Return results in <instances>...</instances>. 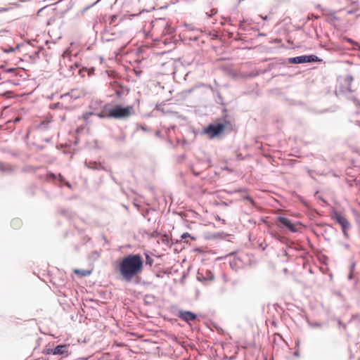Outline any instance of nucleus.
<instances>
[{
	"label": "nucleus",
	"mask_w": 360,
	"mask_h": 360,
	"mask_svg": "<svg viewBox=\"0 0 360 360\" xmlns=\"http://www.w3.org/2000/svg\"><path fill=\"white\" fill-rule=\"evenodd\" d=\"M143 269V259L141 255H128L123 257L118 264V270L122 278L130 282L139 275Z\"/></svg>",
	"instance_id": "nucleus-1"
},
{
	"label": "nucleus",
	"mask_w": 360,
	"mask_h": 360,
	"mask_svg": "<svg viewBox=\"0 0 360 360\" xmlns=\"http://www.w3.org/2000/svg\"><path fill=\"white\" fill-rule=\"evenodd\" d=\"M133 112L134 108L132 105L122 107V105H117L108 109L109 118L125 119L129 117Z\"/></svg>",
	"instance_id": "nucleus-2"
},
{
	"label": "nucleus",
	"mask_w": 360,
	"mask_h": 360,
	"mask_svg": "<svg viewBox=\"0 0 360 360\" xmlns=\"http://www.w3.org/2000/svg\"><path fill=\"white\" fill-rule=\"evenodd\" d=\"M152 32L153 34L165 35L171 34L172 32V28L170 25L164 20L159 19L153 22Z\"/></svg>",
	"instance_id": "nucleus-3"
},
{
	"label": "nucleus",
	"mask_w": 360,
	"mask_h": 360,
	"mask_svg": "<svg viewBox=\"0 0 360 360\" xmlns=\"http://www.w3.org/2000/svg\"><path fill=\"white\" fill-rule=\"evenodd\" d=\"M331 218L341 226L344 235L348 237L347 231L350 229L351 224L345 216L340 212L333 211Z\"/></svg>",
	"instance_id": "nucleus-4"
},
{
	"label": "nucleus",
	"mask_w": 360,
	"mask_h": 360,
	"mask_svg": "<svg viewBox=\"0 0 360 360\" xmlns=\"http://www.w3.org/2000/svg\"><path fill=\"white\" fill-rule=\"evenodd\" d=\"M226 125L223 123H219L217 124H210L204 129L205 134H206L210 139H214V137L220 136L223 134L225 130Z\"/></svg>",
	"instance_id": "nucleus-5"
},
{
	"label": "nucleus",
	"mask_w": 360,
	"mask_h": 360,
	"mask_svg": "<svg viewBox=\"0 0 360 360\" xmlns=\"http://www.w3.org/2000/svg\"><path fill=\"white\" fill-rule=\"evenodd\" d=\"M321 61H322V60L319 58L315 55L300 56L295 58H291L289 59V62L294 64Z\"/></svg>",
	"instance_id": "nucleus-6"
},
{
	"label": "nucleus",
	"mask_w": 360,
	"mask_h": 360,
	"mask_svg": "<svg viewBox=\"0 0 360 360\" xmlns=\"http://www.w3.org/2000/svg\"><path fill=\"white\" fill-rule=\"evenodd\" d=\"M178 316L186 322L194 321L196 319V315L188 311H179Z\"/></svg>",
	"instance_id": "nucleus-7"
},
{
	"label": "nucleus",
	"mask_w": 360,
	"mask_h": 360,
	"mask_svg": "<svg viewBox=\"0 0 360 360\" xmlns=\"http://www.w3.org/2000/svg\"><path fill=\"white\" fill-rule=\"evenodd\" d=\"M68 346L66 345H60L56 346L54 349L48 352V354H53L54 355L58 354H68Z\"/></svg>",
	"instance_id": "nucleus-8"
},
{
	"label": "nucleus",
	"mask_w": 360,
	"mask_h": 360,
	"mask_svg": "<svg viewBox=\"0 0 360 360\" xmlns=\"http://www.w3.org/2000/svg\"><path fill=\"white\" fill-rule=\"evenodd\" d=\"M278 221H279L281 224H282L283 226L289 229L290 231H295V226L292 223L291 220H290L288 218L283 217H279L277 219Z\"/></svg>",
	"instance_id": "nucleus-9"
},
{
	"label": "nucleus",
	"mask_w": 360,
	"mask_h": 360,
	"mask_svg": "<svg viewBox=\"0 0 360 360\" xmlns=\"http://www.w3.org/2000/svg\"><path fill=\"white\" fill-rule=\"evenodd\" d=\"M74 273L81 277L89 276L91 274L90 270L74 269Z\"/></svg>",
	"instance_id": "nucleus-10"
},
{
	"label": "nucleus",
	"mask_w": 360,
	"mask_h": 360,
	"mask_svg": "<svg viewBox=\"0 0 360 360\" xmlns=\"http://www.w3.org/2000/svg\"><path fill=\"white\" fill-rule=\"evenodd\" d=\"M98 116L101 118L109 117L108 109L105 108L102 112L98 114Z\"/></svg>",
	"instance_id": "nucleus-11"
},
{
	"label": "nucleus",
	"mask_w": 360,
	"mask_h": 360,
	"mask_svg": "<svg viewBox=\"0 0 360 360\" xmlns=\"http://www.w3.org/2000/svg\"><path fill=\"white\" fill-rule=\"evenodd\" d=\"M353 77L352 76H347L346 77V82L348 83V84H351V83L353 82Z\"/></svg>",
	"instance_id": "nucleus-12"
},
{
	"label": "nucleus",
	"mask_w": 360,
	"mask_h": 360,
	"mask_svg": "<svg viewBox=\"0 0 360 360\" xmlns=\"http://www.w3.org/2000/svg\"><path fill=\"white\" fill-rule=\"evenodd\" d=\"M217 11L215 8L211 10V13L208 14L209 17H212L213 15L217 13Z\"/></svg>",
	"instance_id": "nucleus-13"
},
{
	"label": "nucleus",
	"mask_w": 360,
	"mask_h": 360,
	"mask_svg": "<svg viewBox=\"0 0 360 360\" xmlns=\"http://www.w3.org/2000/svg\"><path fill=\"white\" fill-rule=\"evenodd\" d=\"M117 15H112L110 23L113 24L114 22H115V20H117Z\"/></svg>",
	"instance_id": "nucleus-14"
},
{
	"label": "nucleus",
	"mask_w": 360,
	"mask_h": 360,
	"mask_svg": "<svg viewBox=\"0 0 360 360\" xmlns=\"http://www.w3.org/2000/svg\"><path fill=\"white\" fill-rule=\"evenodd\" d=\"M187 237H190V234L188 233H184L181 236V239H186Z\"/></svg>",
	"instance_id": "nucleus-15"
},
{
	"label": "nucleus",
	"mask_w": 360,
	"mask_h": 360,
	"mask_svg": "<svg viewBox=\"0 0 360 360\" xmlns=\"http://www.w3.org/2000/svg\"><path fill=\"white\" fill-rule=\"evenodd\" d=\"M86 71H87L86 68H82V69L79 70V75H81L83 77L84 76L83 72H86Z\"/></svg>",
	"instance_id": "nucleus-16"
},
{
	"label": "nucleus",
	"mask_w": 360,
	"mask_h": 360,
	"mask_svg": "<svg viewBox=\"0 0 360 360\" xmlns=\"http://www.w3.org/2000/svg\"><path fill=\"white\" fill-rule=\"evenodd\" d=\"M92 115V113H91H91H86V114H85V115H83V118H84V120H87V119L89 118V117L90 115Z\"/></svg>",
	"instance_id": "nucleus-17"
},
{
	"label": "nucleus",
	"mask_w": 360,
	"mask_h": 360,
	"mask_svg": "<svg viewBox=\"0 0 360 360\" xmlns=\"http://www.w3.org/2000/svg\"><path fill=\"white\" fill-rule=\"evenodd\" d=\"M74 67H75L76 68H78V65H77V63H75V64H74V65H71L70 66V68L71 69H74Z\"/></svg>",
	"instance_id": "nucleus-18"
},
{
	"label": "nucleus",
	"mask_w": 360,
	"mask_h": 360,
	"mask_svg": "<svg viewBox=\"0 0 360 360\" xmlns=\"http://www.w3.org/2000/svg\"><path fill=\"white\" fill-rule=\"evenodd\" d=\"M8 11V8H0V12H4V11Z\"/></svg>",
	"instance_id": "nucleus-19"
},
{
	"label": "nucleus",
	"mask_w": 360,
	"mask_h": 360,
	"mask_svg": "<svg viewBox=\"0 0 360 360\" xmlns=\"http://www.w3.org/2000/svg\"><path fill=\"white\" fill-rule=\"evenodd\" d=\"M59 179H60V181H64V178L61 175H59Z\"/></svg>",
	"instance_id": "nucleus-20"
},
{
	"label": "nucleus",
	"mask_w": 360,
	"mask_h": 360,
	"mask_svg": "<svg viewBox=\"0 0 360 360\" xmlns=\"http://www.w3.org/2000/svg\"><path fill=\"white\" fill-rule=\"evenodd\" d=\"M14 70H15V69L10 68V69H8V70H6V72H13V71H14Z\"/></svg>",
	"instance_id": "nucleus-21"
},
{
	"label": "nucleus",
	"mask_w": 360,
	"mask_h": 360,
	"mask_svg": "<svg viewBox=\"0 0 360 360\" xmlns=\"http://www.w3.org/2000/svg\"><path fill=\"white\" fill-rule=\"evenodd\" d=\"M146 259H147V262H148L149 264H151V260H149V257L148 255L146 257Z\"/></svg>",
	"instance_id": "nucleus-22"
},
{
	"label": "nucleus",
	"mask_w": 360,
	"mask_h": 360,
	"mask_svg": "<svg viewBox=\"0 0 360 360\" xmlns=\"http://www.w3.org/2000/svg\"><path fill=\"white\" fill-rule=\"evenodd\" d=\"M116 94L118 96H121V92L120 91H117Z\"/></svg>",
	"instance_id": "nucleus-23"
},
{
	"label": "nucleus",
	"mask_w": 360,
	"mask_h": 360,
	"mask_svg": "<svg viewBox=\"0 0 360 360\" xmlns=\"http://www.w3.org/2000/svg\"><path fill=\"white\" fill-rule=\"evenodd\" d=\"M298 345H300L299 340H297V341L296 342V346H298Z\"/></svg>",
	"instance_id": "nucleus-24"
},
{
	"label": "nucleus",
	"mask_w": 360,
	"mask_h": 360,
	"mask_svg": "<svg viewBox=\"0 0 360 360\" xmlns=\"http://www.w3.org/2000/svg\"><path fill=\"white\" fill-rule=\"evenodd\" d=\"M66 185H67L68 187H70V184H69V183H68V182H67V183H66Z\"/></svg>",
	"instance_id": "nucleus-25"
}]
</instances>
